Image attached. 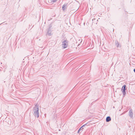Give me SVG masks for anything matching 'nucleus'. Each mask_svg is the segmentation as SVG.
Masks as SVG:
<instances>
[{
    "label": "nucleus",
    "mask_w": 135,
    "mask_h": 135,
    "mask_svg": "<svg viewBox=\"0 0 135 135\" xmlns=\"http://www.w3.org/2000/svg\"><path fill=\"white\" fill-rule=\"evenodd\" d=\"M115 45L118 47H120V46L117 41H115Z\"/></svg>",
    "instance_id": "423d86ee"
},
{
    "label": "nucleus",
    "mask_w": 135,
    "mask_h": 135,
    "mask_svg": "<svg viewBox=\"0 0 135 135\" xmlns=\"http://www.w3.org/2000/svg\"><path fill=\"white\" fill-rule=\"evenodd\" d=\"M68 41L67 40H65L62 42V47L64 48H66L68 45Z\"/></svg>",
    "instance_id": "f03ea898"
},
{
    "label": "nucleus",
    "mask_w": 135,
    "mask_h": 135,
    "mask_svg": "<svg viewBox=\"0 0 135 135\" xmlns=\"http://www.w3.org/2000/svg\"><path fill=\"white\" fill-rule=\"evenodd\" d=\"M47 34L49 36H50L52 35L51 31H50V30L49 29L48 30V31L47 32Z\"/></svg>",
    "instance_id": "0eeeda50"
},
{
    "label": "nucleus",
    "mask_w": 135,
    "mask_h": 135,
    "mask_svg": "<svg viewBox=\"0 0 135 135\" xmlns=\"http://www.w3.org/2000/svg\"><path fill=\"white\" fill-rule=\"evenodd\" d=\"M123 113H122V114L120 115H122Z\"/></svg>",
    "instance_id": "ddd939ff"
},
{
    "label": "nucleus",
    "mask_w": 135,
    "mask_h": 135,
    "mask_svg": "<svg viewBox=\"0 0 135 135\" xmlns=\"http://www.w3.org/2000/svg\"><path fill=\"white\" fill-rule=\"evenodd\" d=\"M86 125V124H85L83 125L81 128H80L79 129V130L81 131V130H82L83 128V127H84Z\"/></svg>",
    "instance_id": "6e6552de"
},
{
    "label": "nucleus",
    "mask_w": 135,
    "mask_h": 135,
    "mask_svg": "<svg viewBox=\"0 0 135 135\" xmlns=\"http://www.w3.org/2000/svg\"><path fill=\"white\" fill-rule=\"evenodd\" d=\"M134 73H135V69H134Z\"/></svg>",
    "instance_id": "f8f14e48"
},
{
    "label": "nucleus",
    "mask_w": 135,
    "mask_h": 135,
    "mask_svg": "<svg viewBox=\"0 0 135 135\" xmlns=\"http://www.w3.org/2000/svg\"><path fill=\"white\" fill-rule=\"evenodd\" d=\"M80 131L79 130L78 131V133H79V132H80Z\"/></svg>",
    "instance_id": "9b49d317"
},
{
    "label": "nucleus",
    "mask_w": 135,
    "mask_h": 135,
    "mask_svg": "<svg viewBox=\"0 0 135 135\" xmlns=\"http://www.w3.org/2000/svg\"><path fill=\"white\" fill-rule=\"evenodd\" d=\"M65 5L64 4L62 6V9L63 10H65L66 9Z\"/></svg>",
    "instance_id": "1a4fd4ad"
},
{
    "label": "nucleus",
    "mask_w": 135,
    "mask_h": 135,
    "mask_svg": "<svg viewBox=\"0 0 135 135\" xmlns=\"http://www.w3.org/2000/svg\"><path fill=\"white\" fill-rule=\"evenodd\" d=\"M133 113L131 109L129 111V115L131 118H132L133 117Z\"/></svg>",
    "instance_id": "20e7f679"
},
{
    "label": "nucleus",
    "mask_w": 135,
    "mask_h": 135,
    "mask_svg": "<svg viewBox=\"0 0 135 135\" xmlns=\"http://www.w3.org/2000/svg\"><path fill=\"white\" fill-rule=\"evenodd\" d=\"M37 104L35 105V107H34L33 109V115L35 117L38 118L39 116V113L38 112V106H37Z\"/></svg>",
    "instance_id": "f257e3e1"
},
{
    "label": "nucleus",
    "mask_w": 135,
    "mask_h": 135,
    "mask_svg": "<svg viewBox=\"0 0 135 135\" xmlns=\"http://www.w3.org/2000/svg\"><path fill=\"white\" fill-rule=\"evenodd\" d=\"M56 1L57 0H52L53 2H56Z\"/></svg>",
    "instance_id": "9d476101"
},
{
    "label": "nucleus",
    "mask_w": 135,
    "mask_h": 135,
    "mask_svg": "<svg viewBox=\"0 0 135 135\" xmlns=\"http://www.w3.org/2000/svg\"><path fill=\"white\" fill-rule=\"evenodd\" d=\"M126 86L125 85H124L123 86L121 89V90L122 92L123 93V94L124 96V95L126 94L125 90L126 89Z\"/></svg>",
    "instance_id": "7ed1b4c3"
},
{
    "label": "nucleus",
    "mask_w": 135,
    "mask_h": 135,
    "mask_svg": "<svg viewBox=\"0 0 135 135\" xmlns=\"http://www.w3.org/2000/svg\"><path fill=\"white\" fill-rule=\"evenodd\" d=\"M111 120V118L110 117H107L106 118V121L107 122H109Z\"/></svg>",
    "instance_id": "39448f33"
}]
</instances>
